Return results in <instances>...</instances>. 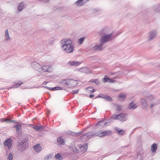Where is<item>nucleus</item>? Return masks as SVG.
Here are the masks:
<instances>
[{"mask_svg":"<svg viewBox=\"0 0 160 160\" xmlns=\"http://www.w3.org/2000/svg\"><path fill=\"white\" fill-rule=\"evenodd\" d=\"M61 48L62 51L65 53H72L74 51V46L71 40L64 38L61 41Z\"/></svg>","mask_w":160,"mask_h":160,"instance_id":"nucleus-1","label":"nucleus"},{"mask_svg":"<svg viewBox=\"0 0 160 160\" xmlns=\"http://www.w3.org/2000/svg\"><path fill=\"white\" fill-rule=\"evenodd\" d=\"M144 97L148 102L149 107L150 108L155 107L160 103V101L158 99L151 94H148L145 95Z\"/></svg>","mask_w":160,"mask_h":160,"instance_id":"nucleus-2","label":"nucleus"},{"mask_svg":"<svg viewBox=\"0 0 160 160\" xmlns=\"http://www.w3.org/2000/svg\"><path fill=\"white\" fill-rule=\"evenodd\" d=\"M60 83L65 86H68V88H72L76 87L77 84V81L73 79L62 80Z\"/></svg>","mask_w":160,"mask_h":160,"instance_id":"nucleus-3","label":"nucleus"},{"mask_svg":"<svg viewBox=\"0 0 160 160\" xmlns=\"http://www.w3.org/2000/svg\"><path fill=\"white\" fill-rule=\"evenodd\" d=\"M52 71V66L51 65H45L40 66L38 69V72L41 73L44 72H50Z\"/></svg>","mask_w":160,"mask_h":160,"instance_id":"nucleus-4","label":"nucleus"},{"mask_svg":"<svg viewBox=\"0 0 160 160\" xmlns=\"http://www.w3.org/2000/svg\"><path fill=\"white\" fill-rule=\"evenodd\" d=\"M18 151L20 152H22L24 151L27 148V142L23 140L18 143Z\"/></svg>","mask_w":160,"mask_h":160,"instance_id":"nucleus-5","label":"nucleus"},{"mask_svg":"<svg viewBox=\"0 0 160 160\" xmlns=\"http://www.w3.org/2000/svg\"><path fill=\"white\" fill-rule=\"evenodd\" d=\"M112 33H111L108 35H103L101 38L100 41L102 43H103L104 44L111 40L112 38Z\"/></svg>","mask_w":160,"mask_h":160,"instance_id":"nucleus-6","label":"nucleus"},{"mask_svg":"<svg viewBox=\"0 0 160 160\" xmlns=\"http://www.w3.org/2000/svg\"><path fill=\"white\" fill-rule=\"evenodd\" d=\"M157 36V32L155 30H152L148 34V40L150 41L156 38Z\"/></svg>","mask_w":160,"mask_h":160,"instance_id":"nucleus-7","label":"nucleus"},{"mask_svg":"<svg viewBox=\"0 0 160 160\" xmlns=\"http://www.w3.org/2000/svg\"><path fill=\"white\" fill-rule=\"evenodd\" d=\"M112 132L110 130H107L104 131H100L96 133L97 136L100 137H104L106 135H108L111 134Z\"/></svg>","mask_w":160,"mask_h":160,"instance_id":"nucleus-8","label":"nucleus"},{"mask_svg":"<svg viewBox=\"0 0 160 160\" xmlns=\"http://www.w3.org/2000/svg\"><path fill=\"white\" fill-rule=\"evenodd\" d=\"M12 140L11 138L6 139L4 142V145L7 147L8 149H10L12 145Z\"/></svg>","mask_w":160,"mask_h":160,"instance_id":"nucleus-9","label":"nucleus"},{"mask_svg":"<svg viewBox=\"0 0 160 160\" xmlns=\"http://www.w3.org/2000/svg\"><path fill=\"white\" fill-rule=\"evenodd\" d=\"M4 37L5 41H9L11 40L12 38L9 34L8 29L5 30Z\"/></svg>","mask_w":160,"mask_h":160,"instance_id":"nucleus-10","label":"nucleus"},{"mask_svg":"<svg viewBox=\"0 0 160 160\" xmlns=\"http://www.w3.org/2000/svg\"><path fill=\"white\" fill-rule=\"evenodd\" d=\"M140 102L142 107L143 108L145 109L149 107V104L146 98H142L140 99Z\"/></svg>","mask_w":160,"mask_h":160,"instance_id":"nucleus-11","label":"nucleus"},{"mask_svg":"<svg viewBox=\"0 0 160 160\" xmlns=\"http://www.w3.org/2000/svg\"><path fill=\"white\" fill-rule=\"evenodd\" d=\"M118 120L121 121H125L128 119L127 114L125 113H121L118 115Z\"/></svg>","mask_w":160,"mask_h":160,"instance_id":"nucleus-12","label":"nucleus"},{"mask_svg":"<svg viewBox=\"0 0 160 160\" xmlns=\"http://www.w3.org/2000/svg\"><path fill=\"white\" fill-rule=\"evenodd\" d=\"M97 136L96 132H89L86 134H84L82 136V138H91Z\"/></svg>","mask_w":160,"mask_h":160,"instance_id":"nucleus-13","label":"nucleus"},{"mask_svg":"<svg viewBox=\"0 0 160 160\" xmlns=\"http://www.w3.org/2000/svg\"><path fill=\"white\" fill-rule=\"evenodd\" d=\"M25 5V2H23L19 3L17 6L18 11L19 12L22 11Z\"/></svg>","mask_w":160,"mask_h":160,"instance_id":"nucleus-14","label":"nucleus"},{"mask_svg":"<svg viewBox=\"0 0 160 160\" xmlns=\"http://www.w3.org/2000/svg\"><path fill=\"white\" fill-rule=\"evenodd\" d=\"M81 63V62H79L70 61L67 62V64L71 66H77L80 65Z\"/></svg>","mask_w":160,"mask_h":160,"instance_id":"nucleus-15","label":"nucleus"},{"mask_svg":"<svg viewBox=\"0 0 160 160\" xmlns=\"http://www.w3.org/2000/svg\"><path fill=\"white\" fill-rule=\"evenodd\" d=\"M84 0H78L75 2L74 4L78 7H81L85 4V2H84Z\"/></svg>","mask_w":160,"mask_h":160,"instance_id":"nucleus-16","label":"nucleus"},{"mask_svg":"<svg viewBox=\"0 0 160 160\" xmlns=\"http://www.w3.org/2000/svg\"><path fill=\"white\" fill-rule=\"evenodd\" d=\"M103 81L104 82H108L113 83L115 82V81L113 79H112L109 78L106 75L103 79Z\"/></svg>","mask_w":160,"mask_h":160,"instance_id":"nucleus-17","label":"nucleus"},{"mask_svg":"<svg viewBox=\"0 0 160 160\" xmlns=\"http://www.w3.org/2000/svg\"><path fill=\"white\" fill-rule=\"evenodd\" d=\"M104 44L103 43H102L100 41V43L99 45H96L93 47V49L94 50L98 51L101 50H102L103 48L102 46Z\"/></svg>","mask_w":160,"mask_h":160,"instance_id":"nucleus-18","label":"nucleus"},{"mask_svg":"<svg viewBox=\"0 0 160 160\" xmlns=\"http://www.w3.org/2000/svg\"><path fill=\"white\" fill-rule=\"evenodd\" d=\"M79 148L80 150L82 152H85L88 149V145L87 144H85L84 145H79Z\"/></svg>","mask_w":160,"mask_h":160,"instance_id":"nucleus-19","label":"nucleus"},{"mask_svg":"<svg viewBox=\"0 0 160 160\" xmlns=\"http://www.w3.org/2000/svg\"><path fill=\"white\" fill-rule=\"evenodd\" d=\"M32 67L35 69L37 71H38V69L40 68V65L39 64L36 62H33L31 64Z\"/></svg>","mask_w":160,"mask_h":160,"instance_id":"nucleus-20","label":"nucleus"},{"mask_svg":"<svg viewBox=\"0 0 160 160\" xmlns=\"http://www.w3.org/2000/svg\"><path fill=\"white\" fill-rule=\"evenodd\" d=\"M79 71L81 72L84 73H89L90 72V71L87 67H85L80 69Z\"/></svg>","mask_w":160,"mask_h":160,"instance_id":"nucleus-21","label":"nucleus"},{"mask_svg":"<svg viewBox=\"0 0 160 160\" xmlns=\"http://www.w3.org/2000/svg\"><path fill=\"white\" fill-rule=\"evenodd\" d=\"M33 148L35 151L38 153L40 152L42 150V148L39 144L35 145L33 147Z\"/></svg>","mask_w":160,"mask_h":160,"instance_id":"nucleus-22","label":"nucleus"},{"mask_svg":"<svg viewBox=\"0 0 160 160\" xmlns=\"http://www.w3.org/2000/svg\"><path fill=\"white\" fill-rule=\"evenodd\" d=\"M32 128L36 131H41L43 130V127L42 125H40L39 126H32Z\"/></svg>","mask_w":160,"mask_h":160,"instance_id":"nucleus-23","label":"nucleus"},{"mask_svg":"<svg viewBox=\"0 0 160 160\" xmlns=\"http://www.w3.org/2000/svg\"><path fill=\"white\" fill-rule=\"evenodd\" d=\"M97 98H104L106 100L111 101L112 100L111 98L110 97L107 95H99Z\"/></svg>","mask_w":160,"mask_h":160,"instance_id":"nucleus-24","label":"nucleus"},{"mask_svg":"<svg viewBox=\"0 0 160 160\" xmlns=\"http://www.w3.org/2000/svg\"><path fill=\"white\" fill-rule=\"evenodd\" d=\"M137 107L136 104L133 102H131L129 105V108L131 109L134 110Z\"/></svg>","mask_w":160,"mask_h":160,"instance_id":"nucleus-25","label":"nucleus"},{"mask_svg":"<svg viewBox=\"0 0 160 160\" xmlns=\"http://www.w3.org/2000/svg\"><path fill=\"white\" fill-rule=\"evenodd\" d=\"M6 155L8 160H13V155L12 153L6 152Z\"/></svg>","mask_w":160,"mask_h":160,"instance_id":"nucleus-26","label":"nucleus"},{"mask_svg":"<svg viewBox=\"0 0 160 160\" xmlns=\"http://www.w3.org/2000/svg\"><path fill=\"white\" fill-rule=\"evenodd\" d=\"M55 158L57 160H62L63 159V157L59 153L55 155Z\"/></svg>","mask_w":160,"mask_h":160,"instance_id":"nucleus-27","label":"nucleus"},{"mask_svg":"<svg viewBox=\"0 0 160 160\" xmlns=\"http://www.w3.org/2000/svg\"><path fill=\"white\" fill-rule=\"evenodd\" d=\"M118 97L122 101H123L126 97V94L124 93H120L119 94Z\"/></svg>","mask_w":160,"mask_h":160,"instance_id":"nucleus-28","label":"nucleus"},{"mask_svg":"<svg viewBox=\"0 0 160 160\" xmlns=\"http://www.w3.org/2000/svg\"><path fill=\"white\" fill-rule=\"evenodd\" d=\"M157 149V146L156 144L154 143L151 146V150L152 152H155Z\"/></svg>","mask_w":160,"mask_h":160,"instance_id":"nucleus-29","label":"nucleus"},{"mask_svg":"<svg viewBox=\"0 0 160 160\" xmlns=\"http://www.w3.org/2000/svg\"><path fill=\"white\" fill-rule=\"evenodd\" d=\"M57 142L60 145H62L64 144V140L61 137H59L58 138Z\"/></svg>","mask_w":160,"mask_h":160,"instance_id":"nucleus-30","label":"nucleus"},{"mask_svg":"<svg viewBox=\"0 0 160 160\" xmlns=\"http://www.w3.org/2000/svg\"><path fill=\"white\" fill-rule=\"evenodd\" d=\"M115 130L117 131L118 134L122 135L124 133V131L122 129H119L118 128H115Z\"/></svg>","mask_w":160,"mask_h":160,"instance_id":"nucleus-31","label":"nucleus"},{"mask_svg":"<svg viewBox=\"0 0 160 160\" xmlns=\"http://www.w3.org/2000/svg\"><path fill=\"white\" fill-rule=\"evenodd\" d=\"M86 90L88 93H92L94 92V88L91 87H89L86 88Z\"/></svg>","mask_w":160,"mask_h":160,"instance_id":"nucleus-32","label":"nucleus"},{"mask_svg":"<svg viewBox=\"0 0 160 160\" xmlns=\"http://www.w3.org/2000/svg\"><path fill=\"white\" fill-rule=\"evenodd\" d=\"M107 124V122L105 121H100L98 122V123L96 124L97 125H99L100 126L104 127L105 125Z\"/></svg>","mask_w":160,"mask_h":160,"instance_id":"nucleus-33","label":"nucleus"},{"mask_svg":"<svg viewBox=\"0 0 160 160\" xmlns=\"http://www.w3.org/2000/svg\"><path fill=\"white\" fill-rule=\"evenodd\" d=\"M109 29L107 28H104L102 30V32L103 34V35L107 34L109 32Z\"/></svg>","mask_w":160,"mask_h":160,"instance_id":"nucleus-34","label":"nucleus"},{"mask_svg":"<svg viewBox=\"0 0 160 160\" xmlns=\"http://www.w3.org/2000/svg\"><path fill=\"white\" fill-rule=\"evenodd\" d=\"M70 148L73 152H78V149L74 145H73L72 146L70 147Z\"/></svg>","mask_w":160,"mask_h":160,"instance_id":"nucleus-35","label":"nucleus"},{"mask_svg":"<svg viewBox=\"0 0 160 160\" xmlns=\"http://www.w3.org/2000/svg\"><path fill=\"white\" fill-rule=\"evenodd\" d=\"M63 88L60 87H56L55 88H49V90L54 91L58 90H62Z\"/></svg>","mask_w":160,"mask_h":160,"instance_id":"nucleus-36","label":"nucleus"},{"mask_svg":"<svg viewBox=\"0 0 160 160\" xmlns=\"http://www.w3.org/2000/svg\"><path fill=\"white\" fill-rule=\"evenodd\" d=\"M14 127L16 129L17 132L19 135L21 134V132L19 126L18 125H16L14 126Z\"/></svg>","mask_w":160,"mask_h":160,"instance_id":"nucleus-37","label":"nucleus"},{"mask_svg":"<svg viewBox=\"0 0 160 160\" xmlns=\"http://www.w3.org/2000/svg\"><path fill=\"white\" fill-rule=\"evenodd\" d=\"M52 155L51 154H49L45 157L44 159L45 160H48L49 159L52 158Z\"/></svg>","mask_w":160,"mask_h":160,"instance_id":"nucleus-38","label":"nucleus"},{"mask_svg":"<svg viewBox=\"0 0 160 160\" xmlns=\"http://www.w3.org/2000/svg\"><path fill=\"white\" fill-rule=\"evenodd\" d=\"M134 160H142V158L141 155H138L135 158Z\"/></svg>","mask_w":160,"mask_h":160,"instance_id":"nucleus-39","label":"nucleus"},{"mask_svg":"<svg viewBox=\"0 0 160 160\" xmlns=\"http://www.w3.org/2000/svg\"><path fill=\"white\" fill-rule=\"evenodd\" d=\"M84 39V37H82L78 39V41L80 44H81L82 43Z\"/></svg>","mask_w":160,"mask_h":160,"instance_id":"nucleus-40","label":"nucleus"},{"mask_svg":"<svg viewBox=\"0 0 160 160\" xmlns=\"http://www.w3.org/2000/svg\"><path fill=\"white\" fill-rule=\"evenodd\" d=\"M92 83L94 82L96 84H98L100 82L99 81L98 79H95L94 80H91L90 81Z\"/></svg>","mask_w":160,"mask_h":160,"instance_id":"nucleus-41","label":"nucleus"},{"mask_svg":"<svg viewBox=\"0 0 160 160\" xmlns=\"http://www.w3.org/2000/svg\"><path fill=\"white\" fill-rule=\"evenodd\" d=\"M118 115H117L115 114H113V115L112 117L111 118L113 119H118Z\"/></svg>","mask_w":160,"mask_h":160,"instance_id":"nucleus-42","label":"nucleus"},{"mask_svg":"<svg viewBox=\"0 0 160 160\" xmlns=\"http://www.w3.org/2000/svg\"><path fill=\"white\" fill-rule=\"evenodd\" d=\"M3 122H11V120L10 119H2Z\"/></svg>","mask_w":160,"mask_h":160,"instance_id":"nucleus-43","label":"nucleus"},{"mask_svg":"<svg viewBox=\"0 0 160 160\" xmlns=\"http://www.w3.org/2000/svg\"><path fill=\"white\" fill-rule=\"evenodd\" d=\"M155 9L156 10L157 12H159V7L158 5H156L154 7Z\"/></svg>","mask_w":160,"mask_h":160,"instance_id":"nucleus-44","label":"nucleus"},{"mask_svg":"<svg viewBox=\"0 0 160 160\" xmlns=\"http://www.w3.org/2000/svg\"><path fill=\"white\" fill-rule=\"evenodd\" d=\"M122 108L121 106H117L116 109L117 110L120 111L122 109Z\"/></svg>","mask_w":160,"mask_h":160,"instance_id":"nucleus-45","label":"nucleus"},{"mask_svg":"<svg viewBox=\"0 0 160 160\" xmlns=\"http://www.w3.org/2000/svg\"><path fill=\"white\" fill-rule=\"evenodd\" d=\"M79 90L78 89L76 90H74L72 91V93L74 94L77 93L78 92Z\"/></svg>","mask_w":160,"mask_h":160,"instance_id":"nucleus-46","label":"nucleus"},{"mask_svg":"<svg viewBox=\"0 0 160 160\" xmlns=\"http://www.w3.org/2000/svg\"><path fill=\"white\" fill-rule=\"evenodd\" d=\"M22 84V83L21 82H19L18 83H16V85H21V84Z\"/></svg>","mask_w":160,"mask_h":160,"instance_id":"nucleus-47","label":"nucleus"},{"mask_svg":"<svg viewBox=\"0 0 160 160\" xmlns=\"http://www.w3.org/2000/svg\"><path fill=\"white\" fill-rule=\"evenodd\" d=\"M11 122H13L14 123H17V122L16 121H14V120H12Z\"/></svg>","mask_w":160,"mask_h":160,"instance_id":"nucleus-48","label":"nucleus"},{"mask_svg":"<svg viewBox=\"0 0 160 160\" xmlns=\"http://www.w3.org/2000/svg\"><path fill=\"white\" fill-rule=\"evenodd\" d=\"M94 97V95L93 94H91L89 96V97L91 98H92Z\"/></svg>","mask_w":160,"mask_h":160,"instance_id":"nucleus-49","label":"nucleus"},{"mask_svg":"<svg viewBox=\"0 0 160 160\" xmlns=\"http://www.w3.org/2000/svg\"><path fill=\"white\" fill-rule=\"evenodd\" d=\"M44 87L45 88H47V89H49V87H46V86Z\"/></svg>","mask_w":160,"mask_h":160,"instance_id":"nucleus-50","label":"nucleus"},{"mask_svg":"<svg viewBox=\"0 0 160 160\" xmlns=\"http://www.w3.org/2000/svg\"><path fill=\"white\" fill-rule=\"evenodd\" d=\"M47 83V82H44L43 83V84L44 85H46Z\"/></svg>","mask_w":160,"mask_h":160,"instance_id":"nucleus-51","label":"nucleus"}]
</instances>
